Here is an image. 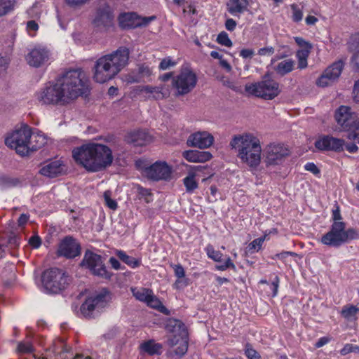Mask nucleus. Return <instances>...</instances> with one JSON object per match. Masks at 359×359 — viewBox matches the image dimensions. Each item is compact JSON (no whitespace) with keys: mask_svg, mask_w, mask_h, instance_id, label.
<instances>
[{"mask_svg":"<svg viewBox=\"0 0 359 359\" xmlns=\"http://www.w3.org/2000/svg\"><path fill=\"white\" fill-rule=\"evenodd\" d=\"M89 91L84 71L81 68L68 69L39 91L37 98L45 104L65 106Z\"/></svg>","mask_w":359,"mask_h":359,"instance_id":"nucleus-1","label":"nucleus"},{"mask_svg":"<svg viewBox=\"0 0 359 359\" xmlns=\"http://www.w3.org/2000/svg\"><path fill=\"white\" fill-rule=\"evenodd\" d=\"M72 157L77 164L91 172L105 170L114 161L112 150L108 146L97 142H88L74 148Z\"/></svg>","mask_w":359,"mask_h":359,"instance_id":"nucleus-2","label":"nucleus"},{"mask_svg":"<svg viewBox=\"0 0 359 359\" xmlns=\"http://www.w3.org/2000/svg\"><path fill=\"white\" fill-rule=\"evenodd\" d=\"M129 53L126 46H120L113 53L99 58L94 66V80L104 83L113 79L127 65Z\"/></svg>","mask_w":359,"mask_h":359,"instance_id":"nucleus-3","label":"nucleus"},{"mask_svg":"<svg viewBox=\"0 0 359 359\" xmlns=\"http://www.w3.org/2000/svg\"><path fill=\"white\" fill-rule=\"evenodd\" d=\"M232 148H238V156L250 168H257L261 161L259 140L252 134L235 135L230 142Z\"/></svg>","mask_w":359,"mask_h":359,"instance_id":"nucleus-4","label":"nucleus"},{"mask_svg":"<svg viewBox=\"0 0 359 359\" xmlns=\"http://www.w3.org/2000/svg\"><path fill=\"white\" fill-rule=\"evenodd\" d=\"M359 239V231L353 227L346 229V223H332L329 231L320 239L327 246L339 248L353 240Z\"/></svg>","mask_w":359,"mask_h":359,"instance_id":"nucleus-5","label":"nucleus"},{"mask_svg":"<svg viewBox=\"0 0 359 359\" xmlns=\"http://www.w3.org/2000/svg\"><path fill=\"white\" fill-rule=\"evenodd\" d=\"M111 299L110 291L103 287L99 292L86 297L81 306V313L86 318H95L108 306Z\"/></svg>","mask_w":359,"mask_h":359,"instance_id":"nucleus-6","label":"nucleus"},{"mask_svg":"<svg viewBox=\"0 0 359 359\" xmlns=\"http://www.w3.org/2000/svg\"><path fill=\"white\" fill-rule=\"evenodd\" d=\"M41 281L46 290L57 294L67 287L71 282V278L63 269L53 267L43 272Z\"/></svg>","mask_w":359,"mask_h":359,"instance_id":"nucleus-7","label":"nucleus"},{"mask_svg":"<svg viewBox=\"0 0 359 359\" xmlns=\"http://www.w3.org/2000/svg\"><path fill=\"white\" fill-rule=\"evenodd\" d=\"M80 264L91 275L103 280H109L114 275L107 269L102 256L90 250H86Z\"/></svg>","mask_w":359,"mask_h":359,"instance_id":"nucleus-8","label":"nucleus"},{"mask_svg":"<svg viewBox=\"0 0 359 359\" xmlns=\"http://www.w3.org/2000/svg\"><path fill=\"white\" fill-rule=\"evenodd\" d=\"M32 134L31 128L27 125H24L19 130H15L7 136L5 139V144L8 147L15 149L18 154L24 156L28 154L30 149Z\"/></svg>","mask_w":359,"mask_h":359,"instance_id":"nucleus-9","label":"nucleus"},{"mask_svg":"<svg viewBox=\"0 0 359 359\" xmlns=\"http://www.w3.org/2000/svg\"><path fill=\"white\" fill-rule=\"evenodd\" d=\"M197 81L196 73L189 67H182L180 73L172 78V86L176 95H184L194 89Z\"/></svg>","mask_w":359,"mask_h":359,"instance_id":"nucleus-10","label":"nucleus"},{"mask_svg":"<svg viewBox=\"0 0 359 359\" xmlns=\"http://www.w3.org/2000/svg\"><path fill=\"white\" fill-rule=\"evenodd\" d=\"M245 90L249 95L269 100L280 93L278 83L269 79L257 83L246 84Z\"/></svg>","mask_w":359,"mask_h":359,"instance_id":"nucleus-11","label":"nucleus"},{"mask_svg":"<svg viewBox=\"0 0 359 359\" xmlns=\"http://www.w3.org/2000/svg\"><path fill=\"white\" fill-rule=\"evenodd\" d=\"M290 151L283 144H270L265 149V162L267 166L281 164L290 156Z\"/></svg>","mask_w":359,"mask_h":359,"instance_id":"nucleus-12","label":"nucleus"},{"mask_svg":"<svg viewBox=\"0 0 359 359\" xmlns=\"http://www.w3.org/2000/svg\"><path fill=\"white\" fill-rule=\"evenodd\" d=\"M334 118L337 123L345 131L352 132L359 122L355 113L352 112L351 108L341 105L335 111Z\"/></svg>","mask_w":359,"mask_h":359,"instance_id":"nucleus-13","label":"nucleus"},{"mask_svg":"<svg viewBox=\"0 0 359 359\" xmlns=\"http://www.w3.org/2000/svg\"><path fill=\"white\" fill-rule=\"evenodd\" d=\"M51 53L45 46H34L26 55L27 63L33 67H40L48 63Z\"/></svg>","mask_w":359,"mask_h":359,"instance_id":"nucleus-14","label":"nucleus"},{"mask_svg":"<svg viewBox=\"0 0 359 359\" xmlns=\"http://www.w3.org/2000/svg\"><path fill=\"white\" fill-rule=\"evenodd\" d=\"M147 177L155 182L169 180L172 168L165 161H156L147 169Z\"/></svg>","mask_w":359,"mask_h":359,"instance_id":"nucleus-15","label":"nucleus"},{"mask_svg":"<svg viewBox=\"0 0 359 359\" xmlns=\"http://www.w3.org/2000/svg\"><path fill=\"white\" fill-rule=\"evenodd\" d=\"M81 245L72 236H65L60 243L57 255L67 259H74L81 254Z\"/></svg>","mask_w":359,"mask_h":359,"instance_id":"nucleus-16","label":"nucleus"},{"mask_svg":"<svg viewBox=\"0 0 359 359\" xmlns=\"http://www.w3.org/2000/svg\"><path fill=\"white\" fill-rule=\"evenodd\" d=\"M156 19L155 16L140 17L135 13H124L119 15L118 22L123 29L146 26Z\"/></svg>","mask_w":359,"mask_h":359,"instance_id":"nucleus-17","label":"nucleus"},{"mask_svg":"<svg viewBox=\"0 0 359 359\" xmlns=\"http://www.w3.org/2000/svg\"><path fill=\"white\" fill-rule=\"evenodd\" d=\"M344 69V62L339 60L325 69L323 74L317 79L318 86L326 87L337 79Z\"/></svg>","mask_w":359,"mask_h":359,"instance_id":"nucleus-18","label":"nucleus"},{"mask_svg":"<svg viewBox=\"0 0 359 359\" xmlns=\"http://www.w3.org/2000/svg\"><path fill=\"white\" fill-rule=\"evenodd\" d=\"M345 142L342 139L331 135H321L315 142V147L319 151H332L340 152L343 151Z\"/></svg>","mask_w":359,"mask_h":359,"instance_id":"nucleus-19","label":"nucleus"},{"mask_svg":"<svg viewBox=\"0 0 359 359\" xmlns=\"http://www.w3.org/2000/svg\"><path fill=\"white\" fill-rule=\"evenodd\" d=\"M214 142V137L207 131H198L191 134L187 144L189 147L199 149L209 148Z\"/></svg>","mask_w":359,"mask_h":359,"instance_id":"nucleus-20","label":"nucleus"},{"mask_svg":"<svg viewBox=\"0 0 359 359\" xmlns=\"http://www.w3.org/2000/svg\"><path fill=\"white\" fill-rule=\"evenodd\" d=\"M167 344L170 347H173L176 345H179L175 350L176 355L182 356L188 350L189 346V337L188 334H184L183 336L172 335L168 339Z\"/></svg>","mask_w":359,"mask_h":359,"instance_id":"nucleus-21","label":"nucleus"},{"mask_svg":"<svg viewBox=\"0 0 359 359\" xmlns=\"http://www.w3.org/2000/svg\"><path fill=\"white\" fill-rule=\"evenodd\" d=\"M253 0H229L226 4L227 10L233 16H240L248 11Z\"/></svg>","mask_w":359,"mask_h":359,"instance_id":"nucleus-22","label":"nucleus"},{"mask_svg":"<svg viewBox=\"0 0 359 359\" xmlns=\"http://www.w3.org/2000/svg\"><path fill=\"white\" fill-rule=\"evenodd\" d=\"M182 156L189 162L205 163L212 158L210 152L206 151L187 150L182 153Z\"/></svg>","mask_w":359,"mask_h":359,"instance_id":"nucleus-23","label":"nucleus"},{"mask_svg":"<svg viewBox=\"0 0 359 359\" xmlns=\"http://www.w3.org/2000/svg\"><path fill=\"white\" fill-rule=\"evenodd\" d=\"M127 140L135 146H143L151 142V137L147 131L137 130L130 132L127 137Z\"/></svg>","mask_w":359,"mask_h":359,"instance_id":"nucleus-24","label":"nucleus"},{"mask_svg":"<svg viewBox=\"0 0 359 359\" xmlns=\"http://www.w3.org/2000/svg\"><path fill=\"white\" fill-rule=\"evenodd\" d=\"M63 166L60 161H53L43 166L40 169V173L48 177H55L62 173Z\"/></svg>","mask_w":359,"mask_h":359,"instance_id":"nucleus-25","label":"nucleus"},{"mask_svg":"<svg viewBox=\"0 0 359 359\" xmlns=\"http://www.w3.org/2000/svg\"><path fill=\"white\" fill-rule=\"evenodd\" d=\"M165 329L167 332L173 333V335L183 336L188 334L184 324L178 319L169 318L165 325Z\"/></svg>","mask_w":359,"mask_h":359,"instance_id":"nucleus-26","label":"nucleus"},{"mask_svg":"<svg viewBox=\"0 0 359 359\" xmlns=\"http://www.w3.org/2000/svg\"><path fill=\"white\" fill-rule=\"evenodd\" d=\"M151 74V69L147 65H141L138 67L137 73L130 74L127 77V80L129 83H140L144 77H149Z\"/></svg>","mask_w":359,"mask_h":359,"instance_id":"nucleus-27","label":"nucleus"},{"mask_svg":"<svg viewBox=\"0 0 359 359\" xmlns=\"http://www.w3.org/2000/svg\"><path fill=\"white\" fill-rule=\"evenodd\" d=\"M162 348L163 346L161 344L156 343L153 339L144 341L140 345L141 350L149 355H161Z\"/></svg>","mask_w":359,"mask_h":359,"instance_id":"nucleus-28","label":"nucleus"},{"mask_svg":"<svg viewBox=\"0 0 359 359\" xmlns=\"http://www.w3.org/2000/svg\"><path fill=\"white\" fill-rule=\"evenodd\" d=\"M359 312V308L353 304L344 305L341 311L340 314L348 322L355 321L358 319V313Z\"/></svg>","mask_w":359,"mask_h":359,"instance_id":"nucleus-29","label":"nucleus"},{"mask_svg":"<svg viewBox=\"0 0 359 359\" xmlns=\"http://www.w3.org/2000/svg\"><path fill=\"white\" fill-rule=\"evenodd\" d=\"M115 255L126 264L132 269H136L139 267L142 264V259L140 258L137 259L133 257L128 255L125 251L122 250H117L115 252Z\"/></svg>","mask_w":359,"mask_h":359,"instance_id":"nucleus-30","label":"nucleus"},{"mask_svg":"<svg viewBox=\"0 0 359 359\" xmlns=\"http://www.w3.org/2000/svg\"><path fill=\"white\" fill-rule=\"evenodd\" d=\"M146 304L154 309L165 314L169 315L170 311L163 304L162 302L154 294V292L150 294L147 299Z\"/></svg>","mask_w":359,"mask_h":359,"instance_id":"nucleus-31","label":"nucleus"},{"mask_svg":"<svg viewBox=\"0 0 359 359\" xmlns=\"http://www.w3.org/2000/svg\"><path fill=\"white\" fill-rule=\"evenodd\" d=\"M131 292L137 300L146 304L153 290L146 287H132Z\"/></svg>","mask_w":359,"mask_h":359,"instance_id":"nucleus-32","label":"nucleus"},{"mask_svg":"<svg viewBox=\"0 0 359 359\" xmlns=\"http://www.w3.org/2000/svg\"><path fill=\"white\" fill-rule=\"evenodd\" d=\"M183 184L188 194L194 193L198 187V183L196 180V174L194 172H189L188 175L183 179Z\"/></svg>","mask_w":359,"mask_h":359,"instance_id":"nucleus-33","label":"nucleus"},{"mask_svg":"<svg viewBox=\"0 0 359 359\" xmlns=\"http://www.w3.org/2000/svg\"><path fill=\"white\" fill-rule=\"evenodd\" d=\"M313 46H304V48L299 50L296 56L298 59V68L304 69L307 67V58L309 57L310 49Z\"/></svg>","mask_w":359,"mask_h":359,"instance_id":"nucleus-34","label":"nucleus"},{"mask_svg":"<svg viewBox=\"0 0 359 359\" xmlns=\"http://www.w3.org/2000/svg\"><path fill=\"white\" fill-rule=\"evenodd\" d=\"M294 69V62L292 60H285L279 62L276 68L277 74L284 76L291 72Z\"/></svg>","mask_w":359,"mask_h":359,"instance_id":"nucleus-35","label":"nucleus"},{"mask_svg":"<svg viewBox=\"0 0 359 359\" xmlns=\"http://www.w3.org/2000/svg\"><path fill=\"white\" fill-rule=\"evenodd\" d=\"M20 180L17 177H12L7 175L0 176V187L2 189L15 187L20 185Z\"/></svg>","mask_w":359,"mask_h":359,"instance_id":"nucleus-36","label":"nucleus"},{"mask_svg":"<svg viewBox=\"0 0 359 359\" xmlns=\"http://www.w3.org/2000/svg\"><path fill=\"white\" fill-rule=\"evenodd\" d=\"M205 251L209 259H211L215 262H222L223 260L224 255L219 250H216L212 245L208 244L205 248Z\"/></svg>","mask_w":359,"mask_h":359,"instance_id":"nucleus-37","label":"nucleus"},{"mask_svg":"<svg viewBox=\"0 0 359 359\" xmlns=\"http://www.w3.org/2000/svg\"><path fill=\"white\" fill-rule=\"evenodd\" d=\"M18 0H0V17L12 11Z\"/></svg>","mask_w":359,"mask_h":359,"instance_id":"nucleus-38","label":"nucleus"},{"mask_svg":"<svg viewBox=\"0 0 359 359\" xmlns=\"http://www.w3.org/2000/svg\"><path fill=\"white\" fill-rule=\"evenodd\" d=\"M112 20V15L109 12L98 13L97 16L94 20L97 26L104 25V26L110 25Z\"/></svg>","mask_w":359,"mask_h":359,"instance_id":"nucleus-39","label":"nucleus"},{"mask_svg":"<svg viewBox=\"0 0 359 359\" xmlns=\"http://www.w3.org/2000/svg\"><path fill=\"white\" fill-rule=\"evenodd\" d=\"M142 92L146 93L152 94L153 97L156 100L162 99L164 97V95L162 93V88L160 87H153L150 86H145L142 87Z\"/></svg>","mask_w":359,"mask_h":359,"instance_id":"nucleus-40","label":"nucleus"},{"mask_svg":"<svg viewBox=\"0 0 359 359\" xmlns=\"http://www.w3.org/2000/svg\"><path fill=\"white\" fill-rule=\"evenodd\" d=\"M171 267L174 270L175 276L177 278L174 285L175 288H179L178 285L181 283L180 279L185 277V271L180 264H171Z\"/></svg>","mask_w":359,"mask_h":359,"instance_id":"nucleus-41","label":"nucleus"},{"mask_svg":"<svg viewBox=\"0 0 359 359\" xmlns=\"http://www.w3.org/2000/svg\"><path fill=\"white\" fill-rule=\"evenodd\" d=\"M34 351V348L32 343L20 341L18 344L17 353L18 354L32 353Z\"/></svg>","mask_w":359,"mask_h":359,"instance_id":"nucleus-42","label":"nucleus"},{"mask_svg":"<svg viewBox=\"0 0 359 359\" xmlns=\"http://www.w3.org/2000/svg\"><path fill=\"white\" fill-rule=\"evenodd\" d=\"M331 220L332 222V223H345L343 221L340 207L337 203L334 204V209L332 210Z\"/></svg>","mask_w":359,"mask_h":359,"instance_id":"nucleus-43","label":"nucleus"},{"mask_svg":"<svg viewBox=\"0 0 359 359\" xmlns=\"http://www.w3.org/2000/svg\"><path fill=\"white\" fill-rule=\"evenodd\" d=\"M228 269H231L233 271L236 270V265L234 264L230 257H227L226 259H225L224 264L215 266V269L217 271H224Z\"/></svg>","mask_w":359,"mask_h":359,"instance_id":"nucleus-44","label":"nucleus"},{"mask_svg":"<svg viewBox=\"0 0 359 359\" xmlns=\"http://www.w3.org/2000/svg\"><path fill=\"white\" fill-rule=\"evenodd\" d=\"M135 165L137 170L140 171L144 176H147V169L150 166L147 160L139 158L135 161Z\"/></svg>","mask_w":359,"mask_h":359,"instance_id":"nucleus-45","label":"nucleus"},{"mask_svg":"<svg viewBox=\"0 0 359 359\" xmlns=\"http://www.w3.org/2000/svg\"><path fill=\"white\" fill-rule=\"evenodd\" d=\"M262 245L263 240L257 238L249 243L248 248L250 253H253L255 252H259L262 249Z\"/></svg>","mask_w":359,"mask_h":359,"instance_id":"nucleus-46","label":"nucleus"},{"mask_svg":"<svg viewBox=\"0 0 359 359\" xmlns=\"http://www.w3.org/2000/svg\"><path fill=\"white\" fill-rule=\"evenodd\" d=\"M280 282V279L279 276L276 275L269 284L270 289L272 292L271 297L273 298L278 295Z\"/></svg>","mask_w":359,"mask_h":359,"instance_id":"nucleus-47","label":"nucleus"},{"mask_svg":"<svg viewBox=\"0 0 359 359\" xmlns=\"http://www.w3.org/2000/svg\"><path fill=\"white\" fill-rule=\"evenodd\" d=\"M110 195H111V194L109 191L104 192L103 196H104L105 205L110 209L115 210L118 208V203L115 200H114L111 198Z\"/></svg>","mask_w":359,"mask_h":359,"instance_id":"nucleus-48","label":"nucleus"},{"mask_svg":"<svg viewBox=\"0 0 359 359\" xmlns=\"http://www.w3.org/2000/svg\"><path fill=\"white\" fill-rule=\"evenodd\" d=\"M245 355L248 359H261L260 354L249 344L245 346Z\"/></svg>","mask_w":359,"mask_h":359,"instance_id":"nucleus-49","label":"nucleus"},{"mask_svg":"<svg viewBox=\"0 0 359 359\" xmlns=\"http://www.w3.org/2000/svg\"><path fill=\"white\" fill-rule=\"evenodd\" d=\"M291 9L292 11V18L294 22H299L302 20L303 12L302 9L296 4L291 5Z\"/></svg>","mask_w":359,"mask_h":359,"instance_id":"nucleus-50","label":"nucleus"},{"mask_svg":"<svg viewBox=\"0 0 359 359\" xmlns=\"http://www.w3.org/2000/svg\"><path fill=\"white\" fill-rule=\"evenodd\" d=\"M304 168L305 170L311 172L315 176L318 177L320 176V170L314 163L308 162L304 165Z\"/></svg>","mask_w":359,"mask_h":359,"instance_id":"nucleus-51","label":"nucleus"},{"mask_svg":"<svg viewBox=\"0 0 359 359\" xmlns=\"http://www.w3.org/2000/svg\"><path fill=\"white\" fill-rule=\"evenodd\" d=\"M176 64V62L172 61L170 57H168L161 60L159 64V69L161 70H165L171 67H174Z\"/></svg>","mask_w":359,"mask_h":359,"instance_id":"nucleus-52","label":"nucleus"},{"mask_svg":"<svg viewBox=\"0 0 359 359\" xmlns=\"http://www.w3.org/2000/svg\"><path fill=\"white\" fill-rule=\"evenodd\" d=\"M8 243L11 248H18L20 244V237L16 234L12 233L8 237Z\"/></svg>","mask_w":359,"mask_h":359,"instance_id":"nucleus-53","label":"nucleus"},{"mask_svg":"<svg viewBox=\"0 0 359 359\" xmlns=\"http://www.w3.org/2000/svg\"><path fill=\"white\" fill-rule=\"evenodd\" d=\"M217 41L220 45H231V42L229 39L228 34L225 32H221L217 36Z\"/></svg>","mask_w":359,"mask_h":359,"instance_id":"nucleus-54","label":"nucleus"},{"mask_svg":"<svg viewBox=\"0 0 359 359\" xmlns=\"http://www.w3.org/2000/svg\"><path fill=\"white\" fill-rule=\"evenodd\" d=\"M38 29L39 25L35 21L31 20L27 22V29L30 36H34L35 32L38 30Z\"/></svg>","mask_w":359,"mask_h":359,"instance_id":"nucleus-55","label":"nucleus"},{"mask_svg":"<svg viewBox=\"0 0 359 359\" xmlns=\"http://www.w3.org/2000/svg\"><path fill=\"white\" fill-rule=\"evenodd\" d=\"M29 244L32 248L37 249L41 245V239L37 235L32 236L29 239Z\"/></svg>","mask_w":359,"mask_h":359,"instance_id":"nucleus-56","label":"nucleus"},{"mask_svg":"<svg viewBox=\"0 0 359 359\" xmlns=\"http://www.w3.org/2000/svg\"><path fill=\"white\" fill-rule=\"evenodd\" d=\"M297 255V254L294 252L282 251L281 252L276 254L274 256L271 257V259H279L283 260V259H286L288 256L295 257Z\"/></svg>","mask_w":359,"mask_h":359,"instance_id":"nucleus-57","label":"nucleus"},{"mask_svg":"<svg viewBox=\"0 0 359 359\" xmlns=\"http://www.w3.org/2000/svg\"><path fill=\"white\" fill-rule=\"evenodd\" d=\"M9 64V60L6 57L0 55V76L5 73Z\"/></svg>","mask_w":359,"mask_h":359,"instance_id":"nucleus-58","label":"nucleus"},{"mask_svg":"<svg viewBox=\"0 0 359 359\" xmlns=\"http://www.w3.org/2000/svg\"><path fill=\"white\" fill-rule=\"evenodd\" d=\"M137 192L142 197L151 196L152 195L149 189L144 188L140 185L137 187Z\"/></svg>","mask_w":359,"mask_h":359,"instance_id":"nucleus-59","label":"nucleus"},{"mask_svg":"<svg viewBox=\"0 0 359 359\" xmlns=\"http://www.w3.org/2000/svg\"><path fill=\"white\" fill-rule=\"evenodd\" d=\"M353 93L354 102L359 104V79L354 83Z\"/></svg>","mask_w":359,"mask_h":359,"instance_id":"nucleus-60","label":"nucleus"},{"mask_svg":"<svg viewBox=\"0 0 359 359\" xmlns=\"http://www.w3.org/2000/svg\"><path fill=\"white\" fill-rule=\"evenodd\" d=\"M351 64L355 67L356 71L359 72V49L353 55Z\"/></svg>","mask_w":359,"mask_h":359,"instance_id":"nucleus-61","label":"nucleus"},{"mask_svg":"<svg viewBox=\"0 0 359 359\" xmlns=\"http://www.w3.org/2000/svg\"><path fill=\"white\" fill-rule=\"evenodd\" d=\"M330 338L328 337H320L315 344V347L319 348L328 344L330 341Z\"/></svg>","mask_w":359,"mask_h":359,"instance_id":"nucleus-62","label":"nucleus"},{"mask_svg":"<svg viewBox=\"0 0 359 359\" xmlns=\"http://www.w3.org/2000/svg\"><path fill=\"white\" fill-rule=\"evenodd\" d=\"M109 263L111 264V267L115 270H120L122 269L121 263L114 257H111L109 258Z\"/></svg>","mask_w":359,"mask_h":359,"instance_id":"nucleus-63","label":"nucleus"},{"mask_svg":"<svg viewBox=\"0 0 359 359\" xmlns=\"http://www.w3.org/2000/svg\"><path fill=\"white\" fill-rule=\"evenodd\" d=\"M240 55L245 59L252 58L254 55V51L249 48L243 49L240 53Z\"/></svg>","mask_w":359,"mask_h":359,"instance_id":"nucleus-64","label":"nucleus"}]
</instances>
